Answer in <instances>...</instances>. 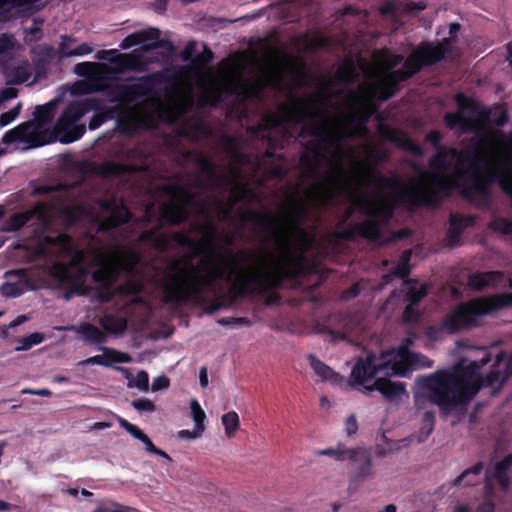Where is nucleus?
<instances>
[{"label":"nucleus","mask_w":512,"mask_h":512,"mask_svg":"<svg viewBox=\"0 0 512 512\" xmlns=\"http://www.w3.org/2000/svg\"><path fill=\"white\" fill-rule=\"evenodd\" d=\"M225 93L248 98L252 96V89L234 80L219 81L207 91L206 97L209 105L212 107L221 106L224 103Z\"/></svg>","instance_id":"20"},{"label":"nucleus","mask_w":512,"mask_h":512,"mask_svg":"<svg viewBox=\"0 0 512 512\" xmlns=\"http://www.w3.org/2000/svg\"><path fill=\"white\" fill-rule=\"evenodd\" d=\"M309 219V208L305 202L300 200L296 195L289 196L287 207L283 214V225H279L276 218V229L280 231H288L302 227Z\"/></svg>","instance_id":"19"},{"label":"nucleus","mask_w":512,"mask_h":512,"mask_svg":"<svg viewBox=\"0 0 512 512\" xmlns=\"http://www.w3.org/2000/svg\"><path fill=\"white\" fill-rule=\"evenodd\" d=\"M454 100L457 111L448 112L444 115V123L448 129L462 128L463 130L472 131L476 128V121L487 122L489 120L490 111L481 106L473 97L464 93H457Z\"/></svg>","instance_id":"13"},{"label":"nucleus","mask_w":512,"mask_h":512,"mask_svg":"<svg viewBox=\"0 0 512 512\" xmlns=\"http://www.w3.org/2000/svg\"><path fill=\"white\" fill-rule=\"evenodd\" d=\"M94 108L90 99L71 102L59 117L54 127V137L62 143H71L85 132V125L79 120Z\"/></svg>","instance_id":"14"},{"label":"nucleus","mask_w":512,"mask_h":512,"mask_svg":"<svg viewBox=\"0 0 512 512\" xmlns=\"http://www.w3.org/2000/svg\"><path fill=\"white\" fill-rule=\"evenodd\" d=\"M368 390H377L387 401H394L406 393V386L402 382H392L387 378H376L372 386L366 387Z\"/></svg>","instance_id":"29"},{"label":"nucleus","mask_w":512,"mask_h":512,"mask_svg":"<svg viewBox=\"0 0 512 512\" xmlns=\"http://www.w3.org/2000/svg\"><path fill=\"white\" fill-rule=\"evenodd\" d=\"M93 50L94 49L90 44L82 43L72 50L63 47L61 50V54L63 57L83 56L92 53Z\"/></svg>","instance_id":"53"},{"label":"nucleus","mask_w":512,"mask_h":512,"mask_svg":"<svg viewBox=\"0 0 512 512\" xmlns=\"http://www.w3.org/2000/svg\"><path fill=\"white\" fill-rule=\"evenodd\" d=\"M198 189L200 180L194 172V234L199 233L201 228L204 230L201 241L194 238V259L204 256L205 286L215 293V298L204 306L206 314L236 304L251 292L250 286L257 292L267 291L281 286L285 277L295 274L289 239L281 235L261 234L262 244L272 245L274 251L266 250L259 255L225 249L223 245L230 247L235 242L232 233L219 232L212 222L201 227L196 221L200 207ZM255 232L258 234L256 226Z\"/></svg>","instance_id":"1"},{"label":"nucleus","mask_w":512,"mask_h":512,"mask_svg":"<svg viewBox=\"0 0 512 512\" xmlns=\"http://www.w3.org/2000/svg\"><path fill=\"white\" fill-rule=\"evenodd\" d=\"M503 276L500 271L476 272L468 277V285L476 291H483L490 285L497 283Z\"/></svg>","instance_id":"35"},{"label":"nucleus","mask_w":512,"mask_h":512,"mask_svg":"<svg viewBox=\"0 0 512 512\" xmlns=\"http://www.w3.org/2000/svg\"><path fill=\"white\" fill-rule=\"evenodd\" d=\"M396 208V200L381 198L380 204L371 208V203L367 199H362L358 203V209L369 216V219H375L379 222L380 228L382 229V223L389 222L394 214Z\"/></svg>","instance_id":"24"},{"label":"nucleus","mask_w":512,"mask_h":512,"mask_svg":"<svg viewBox=\"0 0 512 512\" xmlns=\"http://www.w3.org/2000/svg\"><path fill=\"white\" fill-rule=\"evenodd\" d=\"M410 256H411V253L408 250H406L402 253L399 263L392 271V273L395 276H397L399 278H403V279L408 277V275L410 274V266H409Z\"/></svg>","instance_id":"52"},{"label":"nucleus","mask_w":512,"mask_h":512,"mask_svg":"<svg viewBox=\"0 0 512 512\" xmlns=\"http://www.w3.org/2000/svg\"><path fill=\"white\" fill-rule=\"evenodd\" d=\"M20 105L14 107L10 111L3 113L0 116V126L4 127L11 123L19 114Z\"/></svg>","instance_id":"63"},{"label":"nucleus","mask_w":512,"mask_h":512,"mask_svg":"<svg viewBox=\"0 0 512 512\" xmlns=\"http://www.w3.org/2000/svg\"><path fill=\"white\" fill-rule=\"evenodd\" d=\"M40 0H0V19L10 20L12 18L27 16L42 8Z\"/></svg>","instance_id":"22"},{"label":"nucleus","mask_w":512,"mask_h":512,"mask_svg":"<svg viewBox=\"0 0 512 512\" xmlns=\"http://www.w3.org/2000/svg\"><path fill=\"white\" fill-rule=\"evenodd\" d=\"M474 224L475 218L473 216L452 213L449 217V228L446 233L449 245L452 247L460 245L462 233Z\"/></svg>","instance_id":"27"},{"label":"nucleus","mask_w":512,"mask_h":512,"mask_svg":"<svg viewBox=\"0 0 512 512\" xmlns=\"http://www.w3.org/2000/svg\"><path fill=\"white\" fill-rule=\"evenodd\" d=\"M406 344L381 353L380 363L376 364L373 355L359 358L351 371V378L359 385L374 378L378 373L387 375L406 376L415 369L416 352L409 350L408 345L413 341L405 339Z\"/></svg>","instance_id":"7"},{"label":"nucleus","mask_w":512,"mask_h":512,"mask_svg":"<svg viewBox=\"0 0 512 512\" xmlns=\"http://www.w3.org/2000/svg\"><path fill=\"white\" fill-rule=\"evenodd\" d=\"M159 34V30L156 28L138 31L125 37L122 40L120 47L122 49H128L135 45L152 47L156 43Z\"/></svg>","instance_id":"31"},{"label":"nucleus","mask_w":512,"mask_h":512,"mask_svg":"<svg viewBox=\"0 0 512 512\" xmlns=\"http://www.w3.org/2000/svg\"><path fill=\"white\" fill-rule=\"evenodd\" d=\"M45 340V335L40 332H35L27 337L18 340V346L15 347V351H27L33 346L41 344Z\"/></svg>","instance_id":"45"},{"label":"nucleus","mask_w":512,"mask_h":512,"mask_svg":"<svg viewBox=\"0 0 512 512\" xmlns=\"http://www.w3.org/2000/svg\"><path fill=\"white\" fill-rule=\"evenodd\" d=\"M56 210L44 204H38L34 208L23 213L12 215L5 223L3 231L13 232L19 230L31 220H36L40 229L44 231L53 222Z\"/></svg>","instance_id":"17"},{"label":"nucleus","mask_w":512,"mask_h":512,"mask_svg":"<svg viewBox=\"0 0 512 512\" xmlns=\"http://www.w3.org/2000/svg\"><path fill=\"white\" fill-rule=\"evenodd\" d=\"M308 360L314 372L323 380L336 381L339 374L335 373L328 365L319 360L315 355L309 354Z\"/></svg>","instance_id":"42"},{"label":"nucleus","mask_w":512,"mask_h":512,"mask_svg":"<svg viewBox=\"0 0 512 512\" xmlns=\"http://www.w3.org/2000/svg\"><path fill=\"white\" fill-rule=\"evenodd\" d=\"M483 463L477 462L472 467L464 470L455 480L454 485L460 486L462 484L466 486H472L475 485L478 480L477 477L482 473L483 471Z\"/></svg>","instance_id":"41"},{"label":"nucleus","mask_w":512,"mask_h":512,"mask_svg":"<svg viewBox=\"0 0 512 512\" xmlns=\"http://www.w3.org/2000/svg\"><path fill=\"white\" fill-rule=\"evenodd\" d=\"M354 450L355 448H348L345 444L338 443L336 447L318 450L315 454L318 456H328L336 461H350V458L355 455Z\"/></svg>","instance_id":"38"},{"label":"nucleus","mask_w":512,"mask_h":512,"mask_svg":"<svg viewBox=\"0 0 512 512\" xmlns=\"http://www.w3.org/2000/svg\"><path fill=\"white\" fill-rule=\"evenodd\" d=\"M239 221L241 224L251 223L257 227V232L264 235H281L289 239V251L290 257L294 260L293 265L296 269L295 274L289 277H285L283 282L286 280H292L299 278L304 274V261L305 256L303 253L294 255L292 248L296 246L300 250L307 251L313 244V236L303 227H296L288 231H280L276 229V216L270 212H262L253 209H249L239 215Z\"/></svg>","instance_id":"9"},{"label":"nucleus","mask_w":512,"mask_h":512,"mask_svg":"<svg viewBox=\"0 0 512 512\" xmlns=\"http://www.w3.org/2000/svg\"><path fill=\"white\" fill-rule=\"evenodd\" d=\"M128 387L138 388L139 390L146 391L149 387L148 374L145 371H139L136 376L127 375Z\"/></svg>","instance_id":"51"},{"label":"nucleus","mask_w":512,"mask_h":512,"mask_svg":"<svg viewBox=\"0 0 512 512\" xmlns=\"http://www.w3.org/2000/svg\"><path fill=\"white\" fill-rule=\"evenodd\" d=\"M118 422L128 433H130L134 438L140 440L145 433L140 430L136 425L129 423L127 420L123 418H118Z\"/></svg>","instance_id":"59"},{"label":"nucleus","mask_w":512,"mask_h":512,"mask_svg":"<svg viewBox=\"0 0 512 512\" xmlns=\"http://www.w3.org/2000/svg\"><path fill=\"white\" fill-rule=\"evenodd\" d=\"M98 322L106 335L111 334L116 337L122 336L127 328V321L125 318L116 317L110 314L100 317Z\"/></svg>","instance_id":"37"},{"label":"nucleus","mask_w":512,"mask_h":512,"mask_svg":"<svg viewBox=\"0 0 512 512\" xmlns=\"http://www.w3.org/2000/svg\"><path fill=\"white\" fill-rule=\"evenodd\" d=\"M33 67L27 61L10 65L4 68V75L8 83L20 84L29 80Z\"/></svg>","instance_id":"33"},{"label":"nucleus","mask_w":512,"mask_h":512,"mask_svg":"<svg viewBox=\"0 0 512 512\" xmlns=\"http://www.w3.org/2000/svg\"><path fill=\"white\" fill-rule=\"evenodd\" d=\"M89 343H103L106 341V333L91 324H81L77 326V332Z\"/></svg>","instance_id":"40"},{"label":"nucleus","mask_w":512,"mask_h":512,"mask_svg":"<svg viewBox=\"0 0 512 512\" xmlns=\"http://www.w3.org/2000/svg\"><path fill=\"white\" fill-rule=\"evenodd\" d=\"M335 236L344 241H354L357 237H361L376 242L382 238V231L377 220L368 219L362 223L351 224L347 229L336 232Z\"/></svg>","instance_id":"21"},{"label":"nucleus","mask_w":512,"mask_h":512,"mask_svg":"<svg viewBox=\"0 0 512 512\" xmlns=\"http://www.w3.org/2000/svg\"><path fill=\"white\" fill-rule=\"evenodd\" d=\"M101 215L96 216L98 230L105 231L128 220L129 212L117 199L100 202Z\"/></svg>","instance_id":"18"},{"label":"nucleus","mask_w":512,"mask_h":512,"mask_svg":"<svg viewBox=\"0 0 512 512\" xmlns=\"http://www.w3.org/2000/svg\"><path fill=\"white\" fill-rule=\"evenodd\" d=\"M434 62L420 43L417 49L403 61V68L390 72L378 89L379 98L386 101L394 96L399 83L405 82L418 74L423 67L433 66Z\"/></svg>","instance_id":"12"},{"label":"nucleus","mask_w":512,"mask_h":512,"mask_svg":"<svg viewBox=\"0 0 512 512\" xmlns=\"http://www.w3.org/2000/svg\"><path fill=\"white\" fill-rule=\"evenodd\" d=\"M511 457H504L501 461L497 462L494 466V477L496 476H509L508 473L512 467Z\"/></svg>","instance_id":"57"},{"label":"nucleus","mask_w":512,"mask_h":512,"mask_svg":"<svg viewBox=\"0 0 512 512\" xmlns=\"http://www.w3.org/2000/svg\"><path fill=\"white\" fill-rule=\"evenodd\" d=\"M403 285L406 289L404 301L409 304L418 305L428 294L427 285L421 284L419 286L417 280H404Z\"/></svg>","instance_id":"36"},{"label":"nucleus","mask_w":512,"mask_h":512,"mask_svg":"<svg viewBox=\"0 0 512 512\" xmlns=\"http://www.w3.org/2000/svg\"><path fill=\"white\" fill-rule=\"evenodd\" d=\"M316 140L307 141L303 145V152L300 156V165L310 176H315L318 171V166L323 159V154L321 151V147L318 143H323V141L319 140L315 137ZM341 143L335 145H329L325 143V145L329 147H338Z\"/></svg>","instance_id":"23"},{"label":"nucleus","mask_w":512,"mask_h":512,"mask_svg":"<svg viewBox=\"0 0 512 512\" xmlns=\"http://www.w3.org/2000/svg\"><path fill=\"white\" fill-rule=\"evenodd\" d=\"M456 37H446L440 42L422 41L423 48L427 51L434 64L441 62L445 56L453 51Z\"/></svg>","instance_id":"30"},{"label":"nucleus","mask_w":512,"mask_h":512,"mask_svg":"<svg viewBox=\"0 0 512 512\" xmlns=\"http://www.w3.org/2000/svg\"><path fill=\"white\" fill-rule=\"evenodd\" d=\"M416 305L407 304L403 313H402V321L406 324H412L418 322L420 319V313L415 308Z\"/></svg>","instance_id":"56"},{"label":"nucleus","mask_w":512,"mask_h":512,"mask_svg":"<svg viewBox=\"0 0 512 512\" xmlns=\"http://www.w3.org/2000/svg\"><path fill=\"white\" fill-rule=\"evenodd\" d=\"M190 196L181 188L167 187L161 192L159 221L177 224L188 215Z\"/></svg>","instance_id":"16"},{"label":"nucleus","mask_w":512,"mask_h":512,"mask_svg":"<svg viewBox=\"0 0 512 512\" xmlns=\"http://www.w3.org/2000/svg\"><path fill=\"white\" fill-rule=\"evenodd\" d=\"M206 415L201 405L194 400V439L200 436L205 430L204 421Z\"/></svg>","instance_id":"48"},{"label":"nucleus","mask_w":512,"mask_h":512,"mask_svg":"<svg viewBox=\"0 0 512 512\" xmlns=\"http://www.w3.org/2000/svg\"><path fill=\"white\" fill-rule=\"evenodd\" d=\"M222 424L225 428V434L231 438L234 437L240 428L239 416L235 411H230L222 416Z\"/></svg>","instance_id":"44"},{"label":"nucleus","mask_w":512,"mask_h":512,"mask_svg":"<svg viewBox=\"0 0 512 512\" xmlns=\"http://www.w3.org/2000/svg\"><path fill=\"white\" fill-rule=\"evenodd\" d=\"M379 131L384 138L395 144L397 147L410 152L417 157H422L424 155L423 148L407 134L397 132L386 125H381Z\"/></svg>","instance_id":"26"},{"label":"nucleus","mask_w":512,"mask_h":512,"mask_svg":"<svg viewBox=\"0 0 512 512\" xmlns=\"http://www.w3.org/2000/svg\"><path fill=\"white\" fill-rule=\"evenodd\" d=\"M38 253L68 260V265L55 263L51 268V274L60 281L80 283L89 267H93V280L103 288L112 284L119 269H132L138 262L136 254L121 247L105 248L94 238L76 245L66 235L46 236L39 243Z\"/></svg>","instance_id":"3"},{"label":"nucleus","mask_w":512,"mask_h":512,"mask_svg":"<svg viewBox=\"0 0 512 512\" xmlns=\"http://www.w3.org/2000/svg\"><path fill=\"white\" fill-rule=\"evenodd\" d=\"M424 140L430 143L436 150L444 148L441 145L443 134L439 130H431L425 135Z\"/></svg>","instance_id":"58"},{"label":"nucleus","mask_w":512,"mask_h":512,"mask_svg":"<svg viewBox=\"0 0 512 512\" xmlns=\"http://www.w3.org/2000/svg\"><path fill=\"white\" fill-rule=\"evenodd\" d=\"M223 143L224 149L230 156L233 164L240 167L249 162V156L240 147L238 137L226 134L223 137Z\"/></svg>","instance_id":"34"},{"label":"nucleus","mask_w":512,"mask_h":512,"mask_svg":"<svg viewBox=\"0 0 512 512\" xmlns=\"http://www.w3.org/2000/svg\"><path fill=\"white\" fill-rule=\"evenodd\" d=\"M192 290V263L190 258L178 259L168 267L164 293L169 301L187 299Z\"/></svg>","instance_id":"15"},{"label":"nucleus","mask_w":512,"mask_h":512,"mask_svg":"<svg viewBox=\"0 0 512 512\" xmlns=\"http://www.w3.org/2000/svg\"><path fill=\"white\" fill-rule=\"evenodd\" d=\"M491 361L485 352L479 360L467 365L455 364L418 379V384L428 392V399L442 411H453L468 405L482 388H491L496 395L512 375V363L505 352H499L489 372L483 376L481 369Z\"/></svg>","instance_id":"2"},{"label":"nucleus","mask_w":512,"mask_h":512,"mask_svg":"<svg viewBox=\"0 0 512 512\" xmlns=\"http://www.w3.org/2000/svg\"><path fill=\"white\" fill-rule=\"evenodd\" d=\"M142 241L151 242L157 249H164L167 244V238L162 234H155L153 232H148L144 234L141 238Z\"/></svg>","instance_id":"54"},{"label":"nucleus","mask_w":512,"mask_h":512,"mask_svg":"<svg viewBox=\"0 0 512 512\" xmlns=\"http://www.w3.org/2000/svg\"><path fill=\"white\" fill-rule=\"evenodd\" d=\"M324 98H316L314 96H298L295 93L288 95V105L284 108L283 115L275 112L268 113L262 117V122L267 130L272 132L284 125V123L303 124L300 136L309 135L317 137L319 140L329 145L342 143L345 139H353L364 134L367 131L366 124L373 113L366 104H363L359 113H353L348 118V123L357 122L354 131L346 128H340L333 131L328 126V118L326 112L322 110L313 111L312 108L316 104H323Z\"/></svg>","instance_id":"5"},{"label":"nucleus","mask_w":512,"mask_h":512,"mask_svg":"<svg viewBox=\"0 0 512 512\" xmlns=\"http://www.w3.org/2000/svg\"><path fill=\"white\" fill-rule=\"evenodd\" d=\"M381 189L399 190L397 200L411 209L418 207H435L439 203L437 191L421 183L406 185L399 176L375 178Z\"/></svg>","instance_id":"11"},{"label":"nucleus","mask_w":512,"mask_h":512,"mask_svg":"<svg viewBox=\"0 0 512 512\" xmlns=\"http://www.w3.org/2000/svg\"><path fill=\"white\" fill-rule=\"evenodd\" d=\"M16 49V41L12 35H0V60L9 57Z\"/></svg>","instance_id":"49"},{"label":"nucleus","mask_w":512,"mask_h":512,"mask_svg":"<svg viewBox=\"0 0 512 512\" xmlns=\"http://www.w3.org/2000/svg\"><path fill=\"white\" fill-rule=\"evenodd\" d=\"M192 99V83L189 76H181L172 91L160 98L148 97L142 85L118 86L115 100L121 112L119 122L129 131L151 128L157 121L174 122L180 120L187 111Z\"/></svg>","instance_id":"4"},{"label":"nucleus","mask_w":512,"mask_h":512,"mask_svg":"<svg viewBox=\"0 0 512 512\" xmlns=\"http://www.w3.org/2000/svg\"><path fill=\"white\" fill-rule=\"evenodd\" d=\"M248 132L255 138H261L267 143H276L277 140L272 137L271 133L267 130L262 120L253 126L248 127Z\"/></svg>","instance_id":"50"},{"label":"nucleus","mask_w":512,"mask_h":512,"mask_svg":"<svg viewBox=\"0 0 512 512\" xmlns=\"http://www.w3.org/2000/svg\"><path fill=\"white\" fill-rule=\"evenodd\" d=\"M457 150L454 148L446 149L442 148L439 150H436V154L430 159L429 164L431 168H433L435 171H438L440 173H445L449 167L450 162L448 160V156H456Z\"/></svg>","instance_id":"39"},{"label":"nucleus","mask_w":512,"mask_h":512,"mask_svg":"<svg viewBox=\"0 0 512 512\" xmlns=\"http://www.w3.org/2000/svg\"><path fill=\"white\" fill-rule=\"evenodd\" d=\"M354 452L355 455L350 458V462L359 463V466L353 475V480H363L372 475L373 465L371 455L362 447H356Z\"/></svg>","instance_id":"32"},{"label":"nucleus","mask_w":512,"mask_h":512,"mask_svg":"<svg viewBox=\"0 0 512 512\" xmlns=\"http://www.w3.org/2000/svg\"><path fill=\"white\" fill-rule=\"evenodd\" d=\"M1 292L8 297H17L21 294V288L14 283H7L2 286Z\"/></svg>","instance_id":"64"},{"label":"nucleus","mask_w":512,"mask_h":512,"mask_svg":"<svg viewBox=\"0 0 512 512\" xmlns=\"http://www.w3.org/2000/svg\"><path fill=\"white\" fill-rule=\"evenodd\" d=\"M475 143H477V145L475 146L473 151H464L461 153V157L463 159H465V160H471L472 158L478 159V154H479L480 148L482 147L483 144L488 143V140H487V138L482 137V138L477 139Z\"/></svg>","instance_id":"60"},{"label":"nucleus","mask_w":512,"mask_h":512,"mask_svg":"<svg viewBox=\"0 0 512 512\" xmlns=\"http://www.w3.org/2000/svg\"><path fill=\"white\" fill-rule=\"evenodd\" d=\"M132 406L139 412H153L155 410L153 402L147 399L133 400Z\"/></svg>","instance_id":"61"},{"label":"nucleus","mask_w":512,"mask_h":512,"mask_svg":"<svg viewBox=\"0 0 512 512\" xmlns=\"http://www.w3.org/2000/svg\"><path fill=\"white\" fill-rule=\"evenodd\" d=\"M512 306V293L495 294L460 303L448 312L439 326H430L427 336L436 339L439 333L456 334L477 325V318Z\"/></svg>","instance_id":"6"},{"label":"nucleus","mask_w":512,"mask_h":512,"mask_svg":"<svg viewBox=\"0 0 512 512\" xmlns=\"http://www.w3.org/2000/svg\"><path fill=\"white\" fill-rule=\"evenodd\" d=\"M55 106V102H49L43 106L36 107L34 112L35 120L7 131L2 138L3 143L21 142L26 144L28 148H32L50 142L53 135L46 126L54 115Z\"/></svg>","instance_id":"10"},{"label":"nucleus","mask_w":512,"mask_h":512,"mask_svg":"<svg viewBox=\"0 0 512 512\" xmlns=\"http://www.w3.org/2000/svg\"><path fill=\"white\" fill-rule=\"evenodd\" d=\"M128 170L129 167L116 163H108L103 167V172L107 175H120Z\"/></svg>","instance_id":"62"},{"label":"nucleus","mask_w":512,"mask_h":512,"mask_svg":"<svg viewBox=\"0 0 512 512\" xmlns=\"http://www.w3.org/2000/svg\"><path fill=\"white\" fill-rule=\"evenodd\" d=\"M195 165L201 166L202 172L213 187L222 188L229 183V178L225 174L223 167L214 164L208 159H202L199 152L194 148V166Z\"/></svg>","instance_id":"25"},{"label":"nucleus","mask_w":512,"mask_h":512,"mask_svg":"<svg viewBox=\"0 0 512 512\" xmlns=\"http://www.w3.org/2000/svg\"><path fill=\"white\" fill-rule=\"evenodd\" d=\"M230 192L231 196L227 204L220 199H216L214 201L215 210L218 214L219 219L222 221H228L232 218L234 205L243 201L247 189L245 185H241L239 187H236L235 189H232Z\"/></svg>","instance_id":"28"},{"label":"nucleus","mask_w":512,"mask_h":512,"mask_svg":"<svg viewBox=\"0 0 512 512\" xmlns=\"http://www.w3.org/2000/svg\"><path fill=\"white\" fill-rule=\"evenodd\" d=\"M488 229L505 235L512 234V220L496 217L488 223Z\"/></svg>","instance_id":"46"},{"label":"nucleus","mask_w":512,"mask_h":512,"mask_svg":"<svg viewBox=\"0 0 512 512\" xmlns=\"http://www.w3.org/2000/svg\"><path fill=\"white\" fill-rule=\"evenodd\" d=\"M100 350L104 362L102 366H111L114 363H129L131 361V357L124 352L107 347H100Z\"/></svg>","instance_id":"43"},{"label":"nucleus","mask_w":512,"mask_h":512,"mask_svg":"<svg viewBox=\"0 0 512 512\" xmlns=\"http://www.w3.org/2000/svg\"><path fill=\"white\" fill-rule=\"evenodd\" d=\"M220 325L223 326H251L252 322L247 317H223L218 319L217 321Z\"/></svg>","instance_id":"55"},{"label":"nucleus","mask_w":512,"mask_h":512,"mask_svg":"<svg viewBox=\"0 0 512 512\" xmlns=\"http://www.w3.org/2000/svg\"><path fill=\"white\" fill-rule=\"evenodd\" d=\"M404 61V57L401 54H393L388 49L382 50V65L387 71H394Z\"/></svg>","instance_id":"47"},{"label":"nucleus","mask_w":512,"mask_h":512,"mask_svg":"<svg viewBox=\"0 0 512 512\" xmlns=\"http://www.w3.org/2000/svg\"><path fill=\"white\" fill-rule=\"evenodd\" d=\"M116 50L102 51L97 55L98 59H108L111 65L97 62H82L74 67V72L85 80L76 82L72 87L75 94H88L101 88L100 83L116 79L117 75L126 69H136L139 59L133 54H117L108 58L107 55L115 54Z\"/></svg>","instance_id":"8"}]
</instances>
